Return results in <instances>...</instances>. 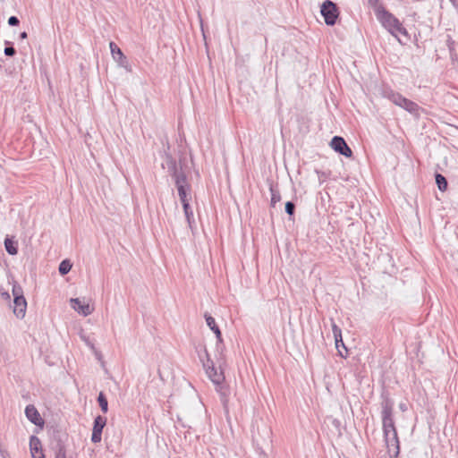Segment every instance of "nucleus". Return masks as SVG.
Returning a JSON list of instances; mask_svg holds the SVG:
<instances>
[{
  "instance_id": "c756f323",
  "label": "nucleus",
  "mask_w": 458,
  "mask_h": 458,
  "mask_svg": "<svg viewBox=\"0 0 458 458\" xmlns=\"http://www.w3.org/2000/svg\"><path fill=\"white\" fill-rule=\"evenodd\" d=\"M27 37H28V34L26 31H23L20 34V38H21V39H25V38H27Z\"/></svg>"
},
{
  "instance_id": "7ed1b4c3",
  "label": "nucleus",
  "mask_w": 458,
  "mask_h": 458,
  "mask_svg": "<svg viewBox=\"0 0 458 458\" xmlns=\"http://www.w3.org/2000/svg\"><path fill=\"white\" fill-rule=\"evenodd\" d=\"M166 165H167V171H168L169 174L174 180L176 188L180 187L181 185H182L184 187H190V185L187 182L186 174L182 170V165H178L176 164V161L171 157H167Z\"/></svg>"
},
{
  "instance_id": "423d86ee",
  "label": "nucleus",
  "mask_w": 458,
  "mask_h": 458,
  "mask_svg": "<svg viewBox=\"0 0 458 458\" xmlns=\"http://www.w3.org/2000/svg\"><path fill=\"white\" fill-rule=\"evenodd\" d=\"M205 353L207 357H208L207 350H205ZM203 366L206 368L207 375L215 385L219 386L224 382L225 377L223 372L217 371V369L214 366L213 361L209 358H208L207 363H203Z\"/></svg>"
},
{
  "instance_id": "9d476101",
  "label": "nucleus",
  "mask_w": 458,
  "mask_h": 458,
  "mask_svg": "<svg viewBox=\"0 0 458 458\" xmlns=\"http://www.w3.org/2000/svg\"><path fill=\"white\" fill-rule=\"evenodd\" d=\"M27 301L24 296L13 299V313L18 318H23L26 314Z\"/></svg>"
},
{
  "instance_id": "7c9ffc66",
  "label": "nucleus",
  "mask_w": 458,
  "mask_h": 458,
  "mask_svg": "<svg viewBox=\"0 0 458 458\" xmlns=\"http://www.w3.org/2000/svg\"><path fill=\"white\" fill-rule=\"evenodd\" d=\"M400 409L403 410V411H405L406 410V405L404 403H401L400 404Z\"/></svg>"
},
{
  "instance_id": "412c9836",
  "label": "nucleus",
  "mask_w": 458,
  "mask_h": 458,
  "mask_svg": "<svg viewBox=\"0 0 458 458\" xmlns=\"http://www.w3.org/2000/svg\"><path fill=\"white\" fill-rule=\"evenodd\" d=\"M98 403L103 413H106L108 411V402H107L106 396L105 395V394L103 392H100L98 394Z\"/></svg>"
},
{
  "instance_id": "f8f14e48",
  "label": "nucleus",
  "mask_w": 458,
  "mask_h": 458,
  "mask_svg": "<svg viewBox=\"0 0 458 458\" xmlns=\"http://www.w3.org/2000/svg\"><path fill=\"white\" fill-rule=\"evenodd\" d=\"M70 303L74 310L85 317L92 313L93 309L89 304L82 303L79 298H72Z\"/></svg>"
},
{
  "instance_id": "1a4fd4ad",
  "label": "nucleus",
  "mask_w": 458,
  "mask_h": 458,
  "mask_svg": "<svg viewBox=\"0 0 458 458\" xmlns=\"http://www.w3.org/2000/svg\"><path fill=\"white\" fill-rule=\"evenodd\" d=\"M25 415L27 419L36 426L43 427L44 420L41 418L39 412L36 407L32 404H29L25 408Z\"/></svg>"
},
{
  "instance_id": "5701e85b",
  "label": "nucleus",
  "mask_w": 458,
  "mask_h": 458,
  "mask_svg": "<svg viewBox=\"0 0 458 458\" xmlns=\"http://www.w3.org/2000/svg\"><path fill=\"white\" fill-rule=\"evenodd\" d=\"M188 190H190V187H184L182 185H181L180 187L177 188L178 195H179L182 204L189 202V199L187 198V191Z\"/></svg>"
},
{
  "instance_id": "cd10ccee",
  "label": "nucleus",
  "mask_w": 458,
  "mask_h": 458,
  "mask_svg": "<svg viewBox=\"0 0 458 458\" xmlns=\"http://www.w3.org/2000/svg\"><path fill=\"white\" fill-rule=\"evenodd\" d=\"M20 23L19 19L16 16H11L8 19V24L12 27L18 26Z\"/></svg>"
},
{
  "instance_id": "f257e3e1",
  "label": "nucleus",
  "mask_w": 458,
  "mask_h": 458,
  "mask_svg": "<svg viewBox=\"0 0 458 458\" xmlns=\"http://www.w3.org/2000/svg\"><path fill=\"white\" fill-rule=\"evenodd\" d=\"M381 403L382 428L386 445L391 458H397L400 452L397 430L394 420V401L383 394Z\"/></svg>"
},
{
  "instance_id": "2eb2a0df",
  "label": "nucleus",
  "mask_w": 458,
  "mask_h": 458,
  "mask_svg": "<svg viewBox=\"0 0 458 458\" xmlns=\"http://www.w3.org/2000/svg\"><path fill=\"white\" fill-rule=\"evenodd\" d=\"M204 317H205L208 327L215 333L217 340L219 342H221L222 341L221 331H220L218 326L216 324L215 318L208 313H206Z\"/></svg>"
},
{
  "instance_id": "20e7f679",
  "label": "nucleus",
  "mask_w": 458,
  "mask_h": 458,
  "mask_svg": "<svg viewBox=\"0 0 458 458\" xmlns=\"http://www.w3.org/2000/svg\"><path fill=\"white\" fill-rule=\"evenodd\" d=\"M321 15L324 17L325 23L328 26H333L336 23L339 16V10L337 5L331 0H326L320 9Z\"/></svg>"
},
{
  "instance_id": "39448f33",
  "label": "nucleus",
  "mask_w": 458,
  "mask_h": 458,
  "mask_svg": "<svg viewBox=\"0 0 458 458\" xmlns=\"http://www.w3.org/2000/svg\"><path fill=\"white\" fill-rule=\"evenodd\" d=\"M109 47L113 59L118 64L120 67L124 68L127 72H131V66L121 48L113 41L109 43Z\"/></svg>"
},
{
  "instance_id": "f03ea898",
  "label": "nucleus",
  "mask_w": 458,
  "mask_h": 458,
  "mask_svg": "<svg viewBox=\"0 0 458 458\" xmlns=\"http://www.w3.org/2000/svg\"><path fill=\"white\" fill-rule=\"evenodd\" d=\"M370 5L374 8L375 14L378 21L382 26L399 41L397 38L398 34L408 37L407 30L403 26L401 21L390 12H388L385 6L379 3V0H370Z\"/></svg>"
},
{
  "instance_id": "6e6552de",
  "label": "nucleus",
  "mask_w": 458,
  "mask_h": 458,
  "mask_svg": "<svg viewBox=\"0 0 458 458\" xmlns=\"http://www.w3.org/2000/svg\"><path fill=\"white\" fill-rule=\"evenodd\" d=\"M106 424V418L98 415L95 418L93 422L91 441L95 444L99 443L102 439V431Z\"/></svg>"
},
{
  "instance_id": "4468645a",
  "label": "nucleus",
  "mask_w": 458,
  "mask_h": 458,
  "mask_svg": "<svg viewBox=\"0 0 458 458\" xmlns=\"http://www.w3.org/2000/svg\"><path fill=\"white\" fill-rule=\"evenodd\" d=\"M400 107L403 108L410 114H415V115H419V111L420 109V106L417 103H415L406 98H403Z\"/></svg>"
},
{
  "instance_id": "a211bd4d",
  "label": "nucleus",
  "mask_w": 458,
  "mask_h": 458,
  "mask_svg": "<svg viewBox=\"0 0 458 458\" xmlns=\"http://www.w3.org/2000/svg\"><path fill=\"white\" fill-rule=\"evenodd\" d=\"M435 179L439 191H446L448 185L446 178L443 174L437 173L435 174Z\"/></svg>"
},
{
  "instance_id": "f3484780",
  "label": "nucleus",
  "mask_w": 458,
  "mask_h": 458,
  "mask_svg": "<svg viewBox=\"0 0 458 458\" xmlns=\"http://www.w3.org/2000/svg\"><path fill=\"white\" fill-rule=\"evenodd\" d=\"M4 248L10 255H16L18 253L17 242L8 237L4 239Z\"/></svg>"
},
{
  "instance_id": "a878e982",
  "label": "nucleus",
  "mask_w": 458,
  "mask_h": 458,
  "mask_svg": "<svg viewBox=\"0 0 458 458\" xmlns=\"http://www.w3.org/2000/svg\"><path fill=\"white\" fill-rule=\"evenodd\" d=\"M16 54L15 48L12 43L6 41V47H4V55L7 56H13Z\"/></svg>"
},
{
  "instance_id": "0eeeda50",
  "label": "nucleus",
  "mask_w": 458,
  "mask_h": 458,
  "mask_svg": "<svg viewBox=\"0 0 458 458\" xmlns=\"http://www.w3.org/2000/svg\"><path fill=\"white\" fill-rule=\"evenodd\" d=\"M330 146L335 152L344 156L345 157H352V150L347 145L343 137L334 136L330 141Z\"/></svg>"
},
{
  "instance_id": "9b49d317",
  "label": "nucleus",
  "mask_w": 458,
  "mask_h": 458,
  "mask_svg": "<svg viewBox=\"0 0 458 458\" xmlns=\"http://www.w3.org/2000/svg\"><path fill=\"white\" fill-rule=\"evenodd\" d=\"M30 449L32 458H45L41 442L36 436H31L30 439Z\"/></svg>"
},
{
  "instance_id": "4be33fe9",
  "label": "nucleus",
  "mask_w": 458,
  "mask_h": 458,
  "mask_svg": "<svg viewBox=\"0 0 458 458\" xmlns=\"http://www.w3.org/2000/svg\"><path fill=\"white\" fill-rule=\"evenodd\" d=\"M71 269H72V263L68 259L63 260L60 263L59 267H58L59 273L62 276L68 274Z\"/></svg>"
},
{
  "instance_id": "ddd939ff",
  "label": "nucleus",
  "mask_w": 458,
  "mask_h": 458,
  "mask_svg": "<svg viewBox=\"0 0 458 458\" xmlns=\"http://www.w3.org/2000/svg\"><path fill=\"white\" fill-rule=\"evenodd\" d=\"M383 96L398 106L402 105V102L404 98L403 95L392 90L391 89H385L383 92Z\"/></svg>"
},
{
  "instance_id": "b1692460",
  "label": "nucleus",
  "mask_w": 458,
  "mask_h": 458,
  "mask_svg": "<svg viewBox=\"0 0 458 458\" xmlns=\"http://www.w3.org/2000/svg\"><path fill=\"white\" fill-rule=\"evenodd\" d=\"M55 458H66L65 446L61 442H58L55 446Z\"/></svg>"
},
{
  "instance_id": "393cba45",
  "label": "nucleus",
  "mask_w": 458,
  "mask_h": 458,
  "mask_svg": "<svg viewBox=\"0 0 458 458\" xmlns=\"http://www.w3.org/2000/svg\"><path fill=\"white\" fill-rule=\"evenodd\" d=\"M12 292H13V299L16 298V296H19V297L24 296L23 290H22L21 286L20 284H18L17 283H14L13 284Z\"/></svg>"
},
{
  "instance_id": "aec40b11",
  "label": "nucleus",
  "mask_w": 458,
  "mask_h": 458,
  "mask_svg": "<svg viewBox=\"0 0 458 458\" xmlns=\"http://www.w3.org/2000/svg\"><path fill=\"white\" fill-rule=\"evenodd\" d=\"M269 190L271 192V206L274 208L281 200V195L278 188L274 185H270Z\"/></svg>"
},
{
  "instance_id": "c85d7f7f",
  "label": "nucleus",
  "mask_w": 458,
  "mask_h": 458,
  "mask_svg": "<svg viewBox=\"0 0 458 458\" xmlns=\"http://www.w3.org/2000/svg\"><path fill=\"white\" fill-rule=\"evenodd\" d=\"M0 295L4 301H10L11 295L8 292L4 291L3 289H0Z\"/></svg>"
},
{
  "instance_id": "6ab92c4d",
  "label": "nucleus",
  "mask_w": 458,
  "mask_h": 458,
  "mask_svg": "<svg viewBox=\"0 0 458 458\" xmlns=\"http://www.w3.org/2000/svg\"><path fill=\"white\" fill-rule=\"evenodd\" d=\"M182 205L183 208L184 215H185L186 220L188 222V225L191 228V225L194 222V216H193V212L191 208L190 203L187 202V203H183Z\"/></svg>"
},
{
  "instance_id": "dca6fc26",
  "label": "nucleus",
  "mask_w": 458,
  "mask_h": 458,
  "mask_svg": "<svg viewBox=\"0 0 458 458\" xmlns=\"http://www.w3.org/2000/svg\"><path fill=\"white\" fill-rule=\"evenodd\" d=\"M332 331L335 337V346L338 349L339 344L341 343L342 345L345 348L343 338H342V330L341 328L334 322L332 319Z\"/></svg>"
},
{
  "instance_id": "bb28decb",
  "label": "nucleus",
  "mask_w": 458,
  "mask_h": 458,
  "mask_svg": "<svg viewBox=\"0 0 458 458\" xmlns=\"http://www.w3.org/2000/svg\"><path fill=\"white\" fill-rule=\"evenodd\" d=\"M285 212L289 216H293L295 212V204L293 201H287L285 203Z\"/></svg>"
}]
</instances>
